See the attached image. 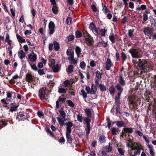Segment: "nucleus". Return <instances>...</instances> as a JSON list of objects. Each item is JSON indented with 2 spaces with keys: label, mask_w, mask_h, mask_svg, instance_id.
<instances>
[{
  "label": "nucleus",
  "mask_w": 156,
  "mask_h": 156,
  "mask_svg": "<svg viewBox=\"0 0 156 156\" xmlns=\"http://www.w3.org/2000/svg\"><path fill=\"white\" fill-rule=\"evenodd\" d=\"M48 91L45 87L41 88L39 91V96L40 99L43 101H44L47 99Z\"/></svg>",
  "instance_id": "1"
},
{
  "label": "nucleus",
  "mask_w": 156,
  "mask_h": 156,
  "mask_svg": "<svg viewBox=\"0 0 156 156\" xmlns=\"http://www.w3.org/2000/svg\"><path fill=\"white\" fill-rule=\"evenodd\" d=\"M60 115L59 117H57L59 125L61 126H63L64 124V121H66L67 119L65 118L66 115L65 112L63 111H59Z\"/></svg>",
  "instance_id": "2"
},
{
  "label": "nucleus",
  "mask_w": 156,
  "mask_h": 156,
  "mask_svg": "<svg viewBox=\"0 0 156 156\" xmlns=\"http://www.w3.org/2000/svg\"><path fill=\"white\" fill-rule=\"evenodd\" d=\"M49 64V66L51 67L52 70L54 72H58L59 70L60 66L57 63L55 64V61L53 59H51Z\"/></svg>",
  "instance_id": "3"
},
{
  "label": "nucleus",
  "mask_w": 156,
  "mask_h": 156,
  "mask_svg": "<svg viewBox=\"0 0 156 156\" xmlns=\"http://www.w3.org/2000/svg\"><path fill=\"white\" fill-rule=\"evenodd\" d=\"M132 57L134 58H138L142 57V54L138 50L135 49H131L129 50Z\"/></svg>",
  "instance_id": "4"
},
{
  "label": "nucleus",
  "mask_w": 156,
  "mask_h": 156,
  "mask_svg": "<svg viewBox=\"0 0 156 156\" xmlns=\"http://www.w3.org/2000/svg\"><path fill=\"white\" fill-rule=\"evenodd\" d=\"M27 56L28 61L30 64L35 62L37 60V55L34 53L28 54Z\"/></svg>",
  "instance_id": "5"
},
{
  "label": "nucleus",
  "mask_w": 156,
  "mask_h": 156,
  "mask_svg": "<svg viewBox=\"0 0 156 156\" xmlns=\"http://www.w3.org/2000/svg\"><path fill=\"white\" fill-rule=\"evenodd\" d=\"M55 25L53 22L51 21L49 24V33L50 35L52 34L55 31Z\"/></svg>",
  "instance_id": "6"
},
{
  "label": "nucleus",
  "mask_w": 156,
  "mask_h": 156,
  "mask_svg": "<svg viewBox=\"0 0 156 156\" xmlns=\"http://www.w3.org/2000/svg\"><path fill=\"white\" fill-rule=\"evenodd\" d=\"M113 66V64L112 62L110 59L108 58L105 62V69L109 70L110 68Z\"/></svg>",
  "instance_id": "7"
},
{
  "label": "nucleus",
  "mask_w": 156,
  "mask_h": 156,
  "mask_svg": "<svg viewBox=\"0 0 156 156\" xmlns=\"http://www.w3.org/2000/svg\"><path fill=\"white\" fill-rule=\"evenodd\" d=\"M143 31L145 34L147 36L151 34L153 32L151 28L147 27L144 28Z\"/></svg>",
  "instance_id": "8"
},
{
  "label": "nucleus",
  "mask_w": 156,
  "mask_h": 156,
  "mask_svg": "<svg viewBox=\"0 0 156 156\" xmlns=\"http://www.w3.org/2000/svg\"><path fill=\"white\" fill-rule=\"evenodd\" d=\"M65 124L67 126L66 132H71L72 130L71 128L73 126V123L70 122H69L66 123Z\"/></svg>",
  "instance_id": "9"
},
{
  "label": "nucleus",
  "mask_w": 156,
  "mask_h": 156,
  "mask_svg": "<svg viewBox=\"0 0 156 156\" xmlns=\"http://www.w3.org/2000/svg\"><path fill=\"white\" fill-rule=\"evenodd\" d=\"M147 146L149 149L151 155V156H154L155 153L152 146L149 144H147Z\"/></svg>",
  "instance_id": "10"
},
{
  "label": "nucleus",
  "mask_w": 156,
  "mask_h": 156,
  "mask_svg": "<svg viewBox=\"0 0 156 156\" xmlns=\"http://www.w3.org/2000/svg\"><path fill=\"white\" fill-rule=\"evenodd\" d=\"M82 50L81 48L78 46H76L75 48V52L77 55V57H80V55L81 54Z\"/></svg>",
  "instance_id": "11"
},
{
  "label": "nucleus",
  "mask_w": 156,
  "mask_h": 156,
  "mask_svg": "<svg viewBox=\"0 0 156 156\" xmlns=\"http://www.w3.org/2000/svg\"><path fill=\"white\" fill-rule=\"evenodd\" d=\"M18 55L20 59H22L25 57V54L23 50H20L18 51Z\"/></svg>",
  "instance_id": "12"
},
{
  "label": "nucleus",
  "mask_w": 156,
  "mask_h": 156,
  "mask_svg": "<svg viewBox=\"0 0 156 156\" xmlns=\"http://www.w3.org/2000/svg\"><path fill=\"white\" fill-rule=\"evenodd\" d=\"M71 133V132H66V133L67 140L69 143H71L72 142V139L70 135Z\"/></svg>",
  "instance_id": "13"
},
{
  "label": "nucleus",
  "mask_w": 156,
  "mask_h": 156,
  "mask_svg": "<svg viewBox=\"0 0 156 156\" xmlns=\"http://www.w3.org/2000/svg\"><path fill=\"white\" fill-rule=\"evenodd\" d=\"M116 124L119 127H124L126 126V124L122 121H118L116 122Z\"/></svg>",
  "instance_id": "14"
},
{
  "label": "nucleus",
  "mask_w": 156,
  "mask_h": 156,
  "mask_svg": "<svg viewBox=\"0 0 156 156\" xmlns=\"http://www.w3.org/2000/svg\"><path fill=\"white\" fill-rule=\"evenodd\" d=\"M66 54L69 56L68 58L70 57H72L74 56V52L73 51H72L70 49H68L66 51Z\"/></svg>",
  "instance_id": "15"
},
{
  "label": "nucleus",
  "mask_w": 156,
  "mask_h": 156,
  "mask_svg": "<svg viewBox=\"0 0 156 156\" xmlns=\"http://www.w3.org/2000/svg\"><path fill=\"white\" fill-rule=\"evenodd\" d=\"M68 59L70 64H76L77 63V59L76 58H74V56L72 57H70Z\"/></svg>",
  "instance_id": "16"
},
{
  "label": "nucleus",
  "mask_w": 156,
  "mask_h": 156,
  "mask_svg": "<svg viewBox=\"0 0 156 156\" xmlns=\"http://www.w3.org/2000/svg\"><path fill=\"white\" fill-rule=\"evenodd\" d=\"M111 131L112 135H117L120 132L118 128L114 127L112 128Z\"/></svg>",
  "instance_id": "17"
},
{
  "label": "nucleus",
  "mask_w": 156,
  "mask_h": 156,
  "mask_svg": "<svg viewBox=\"0 0 156 156\" xmlns=\"http://www.w3.org/2000/svg\"><path fill=\"white\" fill-rule=\"evenodd\" d=\"M139 60L140 61L138 63V66L142 70H144L145 69V67H147V66L146 65H145V63H143V62L140 61L141 60L140 59H139Z\"/></svg>",
  "instance_id": "18"
},
{
  "label": "nucleus",
  "mask_w": 156,
  "mask_h": 156,
  "mask_svg": "<svg viewBox=\"0 0 156 156\" xmlns=\"http://www.w3.org/2000/svg\"><path fill=\"white\" fill-rule=\"evenodd\" d=\"M74 67L73 65H70L67 69V72L68 74L71 73L73 71Z\"/></svg>",
  "instance_id": "19"
},
{
  "label": "nucleus",
  "mask_w": 156,
  "mask_h": 156,
  "mask_svg": "<svg viewBox=\"0 0 156 156\" xmlns=\"http://www.w3.org/2000/svg\"><path fill=\"white\" fill-rule=\"evenodd\" d=\"M119 82L121 85L122 86H124L126 84V83L124 80L123 79L121 76H119Z\"/></svg>",
  "instance_id": "20"
},
{
  "label": "nucleus",
  "mask_w": 156,
  "mask_h": 156,
  "mask_svg": "<svg viewBox=\"0 0 156 156\" xmlns=\"http://www.w3.org/2000/svg\"><path fill=\"white\" fill-rule=\"evenodd\" d=\"M53 44L54 46L55 49L56 51H58L60 48L59 44V43H58L56 41H55L54 42Z\"/></svg>",
  "instance_id": "21"
},
{
  "label": "nucleus",
  "mask_w": 156,
  "mask_h": 156,
  "mask_svg": "<svg viewBox=\"0 0 156 156\" xmlns=\"http://www.w3.org/2000/svg\"><path fill=\"white\" fill-rule=\"evenodd\" d=\"M5 41L9 45H10V44L12 42L9 39V36L8 34H6V36L5 38Z\"/></svg>",
  "instance_id": "22"
},
{
  "label": "nucleus",
  "mask_w": 156,
  "mask_h": 156,
  "mask_svg": "<svg viewBox=\"0 0 156 156\" xmlns=\"http://www.w3.org/2000/svg\"><path fill=\"white\" fill-rule=\"evenodd\" d=\"M84 111L87 116L89 117H91V109L87 108L84 110Z\"/></svg>",
  "instance_id": "23"
},
{
  "label": "nucleus",
  "mask_w": 156,
  "mask_h": 156,
  "mask_svg": "<svg viewBox=\"0 0 156 156\" xmlns=\"http://www.w3.org/2000/svg\"><path fill=\"white\" fill-rule=\"evenodd\" d=\"M97 91V88L96 87L92 86L90 90V94H94Z\"/></svg>",
  "instance_id": "24"
},
{
  "label": "nucleus",
  "mask_w": 156,
  "mask_h": 156,
  "mask_svg": "<svg viewBox=\"0 0 156 156\" xmlns=\"http://www.w3.org/2000/svg\"><path fill=\"white\" fill-rule=\"evenodd\" d=\"M106 138L104 136H100L99 140L100 143H105L106 141Z\"/></svg>",
  "instance_id": "25"
},
{
  "label": "nucleus",
  "mask_w": 156,
  "mask_h": 156,
  "mask_svg": "<svg viewBox=\"0 0 156 156\" xmlns=\"http://www.w3.org/2000/svg\"><path fill=\"white\" fill-rule=\"evenodd\" d=\"M80 94L84 98H86L87 97V93L83 89L81 90Z\"/></svg>",
  "instance_id": "26"
},
{
  "label": "nucleus",
  "mask_w": 156,
  "mask_h": 156,
  "mask_svg": "<svg viewBox=\"0 0 156 156\" xmlns=\"http://www.w3.org/2000/svg\"><path fill=\"white\" fill-rule=\"evenodd\" d=\"M26 81L29 82L32 80V75L30 74H27L26 76Z\"/></svg>",
  "instance_id": "27"
},
{
  "label": "nucleus",
  "mask_w": 156,
  "mask_h": 156,
  "mask_svg": "<svg viewBox=\"0 0 156 156\" xmlns=\"http://www.w3.org/2000/svg\"><path fill=\"white\" fill-rule=\"evenodd\" d=\"M109 38L112 43L113 44L114 43L115 41V39L113 34L111 33L109 36Z\"/></svg>",
  "instance_id": "28"
},
{
  "label": "nucleus",
  "mask_w": 156,
  "mask_h": 156,
  "mask_svg": "<svg viewBox=\"0 0 156 156\" xmlns=\"http://www.w3.org/2000/svg\"><path fill=\"white\" fill-rule=\"evenodd\" d=\"M92 32L96 35H98L100 34V29L95 27L92 30Z\"/></svg>",
  "instance_id": "29"
},
{
  "label": "nucleus",
  "mask_w": 156,
  "mask_h": 156,
  "mask_svg": "<svg viewBox=\"0 0 156 156\" xmlns=\"http://www.w3.org/2000/svg\"><path fill=\"white\" fill-rule=\"evenodd\" d=\"M69 80H67L64 81L62 83V86L66 87H68L70 84Z\"/></svg>",
  "instance_id": "30"
},
{
  "label": "nucleus",
  "mask_w": 156,
  "mask_h": 156,
  "mask_svg": "<svg viewBox=\"0 0 156 156\" xmlns=\"http://www.w3.org/2000/svg\"><path fill=\"white\" fill-rule=\"evenodd\" d=\"M124 131L127 133H132L133 132V129L132 128H124Z\"/></svg>",
  "instance_id": "31"
},
{
  "label": "nucleus",
  "mask_w": 156,
  "mask_h": 156,
  "mask_svg": "<svg viewBox=\"0 0 156 156\" xmlns=\"http://www.w3.org/2000/svg\"><path fill=\"white\" fill-rule=\"evenodd\" d=\"M77 120L80 122H82L83 117L82 115L80 114H78L77 115Z\"/></svg>",
  "instance_id": "32"
},
{
  "label": "nucleus",
  "mask_w": 156,
  "mask_h": 156,
  "mask_svg": "<svg viewBox=\"0 0 156 156\" xmlns=\"http://www.w3.org/2000/svg\"><path fill=\"white\" fill-rule=\"evenodd\" d=\"M58 91L60 93H65L66 92V90L63 88H59Z\"/></svg>",
  "instance_id": "33"
},
{
  "label": "nucleus",
  "mask_w": 156,
  "mask_h": 156,
  "mask_svg": "<svg viewBox=\"0 0 156 156\" xmlns=\"http://www.w3.org/2000/svg\"><path fill=\"white\" fill-rule=\"evenodd\" d=\"M119 92H122L123 91V89L119 84H118L115 86Z\"/></svg>",
  "instance_id": "34"
},
{
  "label": "nucleus",
  "mask_w": 156,
  "mask_h": 156,
  "mask_svg": "<svg viewBox=\"0 0 156 156\" xmlns=\"http://www.w3.org/2000/svg\"><path fill=\"white\" fill-rule=\"evenodd\" d=\"M118 150L119 153L122 155H124L125 151L121 148H118Z\"/></svg>",
  "instance_id": "35"
},
{
  "label": "nucleus",
  "mask_w": 156,
  "mask_h": 156,
  "mask_svg": "<svg viewBox=\"0 0 156 156\" xmlns=\"http://www.w3.org/2000/svg\"><path fill=\"white\" fill-rule=\"evenodd\" d=\"M68 105L71 107H73L74 106V104L73 102L70 100H68L66 101Z\"/></svg>",
  "instance_id": "36"
},
{
  "label": "nucleus",
  "mask_w": 156,
  "mask_h": 156,
  "mask_svg": "<svg viewBox=\"0 0 156 156\" xmlns=\"http://www.w3.org/2000/svg\"><path fill=\"white\" fill-rule=\"evenodd\" d=\"M66 23L67 24L69 25L72 23V19L70 17H68L66 20Z\"/></svg>",
  "instance_id": "37"
},
{
  "label": "nucleus",
  "mask_w": 156,
  "mask_h": 156,
  "mask_svg": "<svg viewBox=\"0 0 156 156\" xmlns=\"http://www.w3.org/2000/svg\"><path fill=\"white\" fill-rule=\"evenodd\" d=\"M16 36L17 39L19 40V41L23 42H25V40L23 39V38L21 37L20 35H19L18 34H16Z\"/></svg>",
  "instance_id": "38"
},
{
  "label": "nucleus",
  "mask_w": 156,
  "mask_h": 156,
  "mask_svg": "<svg viewBox=\"0 0 156 156\" xmlns=\"http://www.w3.org/2000/svg\"><path fill=\"white\" fill-rule=\"evenodd\" d=\"M52 10L55 14H56L58 12V8L56 6H54L52 8Z\"/></svg>",
  "instance_id": "39"
},
{
  "label": "nucleus",
  "mask_w": 156,
  "mask_h": 156,
  "mask_svg": "<svg viewBox=\"0 0 156 156\" xmlns=\"http://www.w3.org/2000/svg\"><path fill=\"white\" fill-rule=\"evenodd\" d=\"M96 27L95 24L91 23L90 24L89 28L92 31Z\"/></svg>",
  "instance_id": "40"
},
{
  "label": "nucleus",
  "mask_w": 156,
  "mask_h": 156,
  "mask_svg": "<svg viewBox=\"0 0 156 156\" xmlns=\"http://www.w3.org/2000/svg\"><path fill=\"white\" fill-rule=\"evenodd\" d=\"M110 93L112 95H113L114 94L115 89L113 87H110L109 89Z\"/></svg>",
  "instance_id": "41"
},
{
  "label": "nucleus",
  "mask_w": 156,
  "mask_h": 156,
  "mask_svg": "<svg viewBox=\"0 0 156 156\" xmlns=\"http://www.w3.org/2000/svg\"><path fill=\"white\" fill-rule=\"evenodd\" d=\"M82 36L81 33L79 31H77L76 32V38H79Z\"/></svg>",
  "instance_id": "42"
},
{
  "label": "nucleus",
  "mask_w": 156,
  "mask_h": 156,
  "mask_svg": "<svg viewBox=\"0 0 156 156\" xmlns=\"http://www.w3.org/2000/svg\"><path fill=\"white\" fill-rule=\"evenodd\" d=\"M119 98L118 97H115V102L118 105H119L120 104Z\"/></svg>",
  "instance_id": "43"
},
{
  "label": "nucleus",
  "mask_w": 156,
  "mask_h": 156,
  "mask_svg": "<svg viewBox=\"0 0 156 156\" xmlns=\"http://www.w3.org/2000/svg\"><path fill=\"white\" fill-rule=\"evenodd\" d=\"M100 89L101 91H105L106 90L105 87L102 84L99 85Z\"/></svg>",
  "instance_id": "44"
},
{
  "label": "nucleus",
  "mask_w": 156,
  "mask_h": 156,
  "mask_svg": "<svg viewBox=\"0 0 156 156\" xmlns=\"http://www.w3.org/2000/svg\"><path fill=\"white\" fill-rule=\"evenodd\" d=\"M32 63H30V65L31 67V68L33 70L35 71H37V67L35 64H34L33 65L31 64Z\"/></svg>",
  "instance_id": "45"
},
{
  "label": "nucleus",
  "mask_w": 156,
  "mask_h": 156,
  "mask_svg": "<svg viewBox=\"0 0 156 156\" xmlns=\"http://www.w3.org/2000/svg\"><path fill=\"white\" fill-rule=\"evenodd\" d=\"M133 33V30H128V34L129 37H131L132 36Z\"/></svg>",
  "instance_id": "46"
},
{
  "label": "nucleus",
  "mask_w": 156,
  "mask_h": 156,
  "mask_svg": "<svg viewBox=\"0 0 156 156\" xmlns=\"http://www.w3.org/2000/svg\"><path fill=\"white\" fill-rule=\"evenodd\" d=\"M106 32V30L104 29H102L101 30V36H104L105 35V33Z\"/></svg>",
  "instance_id": "47"
},
{
  "label": "nucleus",
  "mask_w": 156,
  "mask_h": 156,
  "mask_svg": "<svg viewBox=\"0 0 156 156\" xmlns=\"http://www.w3.org/2000/svg\"><path fill=\"white\" fill-rule=\"evenodd\" d=\"M37 114L38 115L40 118H43L44 116V114L41 111L38 112L37 113Z\"/></svg>",
  "instance_id": "48"
},
{
  "label": "nucleus",
  "mask_w": 156,
  "mask_h": 156,
  "mask_svg": "<svg viewBox=\"0 0 156 156\" xmlns=\"http://www.w3.org/2000/svg\"><path fill=\"white\" fill-rule=\"evenodd\" d=\"M80 67L82 69H83L85 68L86 66V64L84 62H82L80 63Z\"/></svg>",
  "instance_id": "49"
},
{
  "label": "nucleus",
  "mask_w": 156,
  "mask_h": 156,
  "mask_svg": "<svg viewBox=\"0 0 156 156\" xmlns=\"http://www.w3.org/2000/svg\"><path fill=\"white\" fill-rule=\"evenodd\" d=\"M106 147L107 148V151H111L112 150V147L110 145V143L108 145L106 146Z\"/></svg>",
  "instance_id": "50"
},
{
  "label": "nucleus",
  "mask_w": 156,
  "mask_h": 156,
  "mask_svg": "<svg viewBox=\"0 0 156 156\" xmlns=\"http://www.w3.org/2000/svg\"><path fill=\"white\" fill-rule=\"evenodd\" d=\"M143 20L144 22L146 21L148 19V16L147 14H143Z\"/></svg>",
  "instance_id": "51"
},
{
  "label": "nucleus",
  "mask_w": 156,
  "mask_h": 156,
  "mask_svg": "<svg viewBox=\"0 0 156 156\" xmlns=\"http://www.w3.org/2000/svg\"><path fill=\"white\" fill-rule=\"evenodd\" d=\"M67 39L68 41H71L74 39V37L73 35H71L67 37Z\"/></svg>",
  "instance_id": "52"
},
{
  "label": "nucleus",
  "mask_w": 156,
  "mask_h": 156,
  "mask_svg": "<svg viewBox=\"0 0 156 156\" xmlns=\"http://www.w3.org/2000/svg\"><path fill=\"white\" fill-rule=\"evenodd\" d=\"M91 8L93 11L94 12H96L97 11V8L96 6L94 5H93L91 6Z\"/></svg>",
  "instance_id": "53"
},
{
  "label": "nucleus",
  "mask_w": 156,
  "mask_h": 156,
  "mask_svg": "<svg viewBox=\"0 0 156 156\" xmlns=\"http://www.w3.org/2000/svg\"><path fill=\"white\" fill-rule=\"evenodd\" d=\"M90 65L92 67H94L96 66L95 62L94 60H92L90 62Z\"/></svg>",
  "instance_id": "54"
},
{
  "label": "nucleus",
  "mask_w": 156,
  "mask_h": 156,
  "mask_svg": "<svg viewBox=\"0 0 156 156\" xmlns=\"http://www.w3.org/2000/svg\"><path fill=\"white\" fill-rule=\"evenodd\" d=\"M150 93L149 90H148L146 89L145 93L144 94V96H146V97H148L150 95Z\"/></svg>",
  "instance_id": "55"
},
{
  "label": "nucleus",
  "mask_w": 156,
  "mask_h": 156,
  "mask_svg": "<svg viewBox=\"0 0 156 156\" xmlns=\"http://www.w3.org/2000/svg\"><path fill=\"white\" fill-rule=\"evenodd\" d=\"M143 138L144 139V140H145L146 142L148 144H149V143L150 142V141H149V139L147 138V137L146 136H145L144 135H143Z\"/></svg>",
  "instance_id": "56"
},
{
  "label": "nucleus",
  "mask_w": 156,
  "mask_h": 156,
  "mask_svg": "<svg viewBox=\"0 0 156 156\" xmlns=\"http://www.w3.org/2000/svg\"><path fill=\"white\" fill-rule=\"evenodd\" d=\"M135 132L136 133H137L139 136H143L142 133L141 132H140L139 130H136L135 131Z\"/></svg>",
  "instance_id": "57"
},
{
  "label": "nucleus",
  "mask_w": 156,
  "mask_h": 156,
  "mask_svg": "<svg viewBox=\"0 0 156 156\" xmlns=\"http://www.w3.org/2000/svg\"><path fill=\"white\" fill-rule=\"evenodd\" d=\"M84 120L86 122L87 124H90V120L88 118H86L84 119Z\"/></svg>",
  "instance_id": "58"
},
{
  "label": "nucleus",
  "mask_w": 156,
  "mask_h": 156,
  "mask_svg": "<svg viewBox=\"0 0 156 156\" xmlns=\"http://www.w3.org/2000/svg\"><path fill=\"white\" fill-rule=\"evenodd\" d=\"M96 75L97 79H99L101 78V75L99 71H97L96 72Z\"/></svg>",
  "instance_id": "59"
},
{
  "label": "nucleus",
  "mask_w": 156,
  "mask_h": 156,
  "mask_svg": "<svg viewBox=\"0 0 156 156\" xmlns=\"http://www.w3.org/2000/svg\"><path fill=\"white\" fill-rule=\"evenodd\" d=\"M85 89L87 91V94H90V87L89 86H86Z\"/></svg>",
  "instance_id": "60"
},
{
  "label": "nucleus",
  "mask_w": 156,
  "mask_h": 156,
  "mask_svg": "<svg viewBox=\"0 0 156 156\" xmlns=\"http://www.w3.org/2000/svg\"><path fill=\"white\" fill-rule=\"evenodd\" d=\"M38 73L40 75H42L44 74L43 69H39L38 70Z\"/></svg>",
  "instance_id": "61"
},
{
  "label": "nucleus",
  "mask_w": 156,
  "mask_h": 156,
  "mask_svg": "<svg viewBox=\"0 0 156 156\" xmlns=\"http://www.w3.org/2000/svg\"><path fill=\"white\" fill-rule=\"evenodd\" d=\"M66 99L65 98H60L58 99V100L59 101L61 102H65L66 100Z\"/></svg>",
  "instance_id": "62"
},
{
  "label": "nucleus",
  "mask_w": 156,
  "mask_h": 156,
  "mask_svg": "<svg viewBox=\"0 0 156 156\" xmlns=\"http://www.w3.org/2000/svg\"><path fill=\"white\" fill-rule=\"evenodd\" d=\"M60 143H63L65 142V139L63 137H61L58 140Z\"/></svg>",
  "instance_id": "63"
},
{
  "label": "nucleus",
  "mask_w": 156,
  "mask_h": 156,
  "mask_svg": "<svg viewBox=\"0 0 156 156\" xmlns=\"http://www.w3.org/2000/svg\"><path fill=\"white\" fill-rule=\"evenodd\" d=\"M129 7L131 9H133L134 7V4L132 2H130L129 3Z\"/></svg>",
  "instance_id": "64"
}]
</instances>
